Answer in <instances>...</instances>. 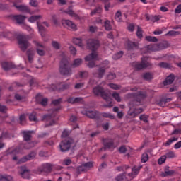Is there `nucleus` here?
I'll list each match as a JSON object with an SVG mask.
<instances>
[{"label":"nucleus","mask_w":181,"mask_h":181,"mask_svg":"<svg viewBox=\"0 0 181 181\" xmlns=\"http://www.w3.org/2000/svg\"><path fill=\"white\" fill-rule=\"evenodd\" d=\"M88 47L92 50V53L85 57L86 62H90L88 64V66L90 69H93V67H95V64L93 62H95L99 60L98 54L95 52L96 49L100 47V42L98 40L89 39L87 42Z\"/></svg>","instance_id":"1"},{"label":"nucleus","mask_w":181,"mask_h":181,"mask_svg":"<svg viewBox=\"0 0 181 181\" xmlns=\"http://www.w3.org/2000/svg\"><path fill=\"white\" fill-rule=\"evenodd\" d=\"M93 93L95 95H100V97L105 100L107 103V107H112V99L111 98V93H105L103 87L98 86L93 89Z\"/></svg>","instance_id":"2"},{"label":"nucleus","mask_w":181,"mask_h":181,"mask_svg":"<svg viewBox=\"0 0 181 181\" xmlns=\"http://www.w3.org/2000/svg\"><path fill=\"white\" fill-rule=\"evenodd\" d=\"M141 166L133 168L132 169L131 173H129L125 176H124V174L117 176L116 177V181L124 180V179H125L127 180H132V179H134V177H135V176H136V175H138L139 173V170L141 169Z\"/></svg>","instance_id":"3"},{"label":"nucleus","mask_w":181,"mask_h":181,"mask_svg":"<svg viewBox=\"0 0 181 181\" xmlns=\"http://www.w3.org/2000/svg\"><path fill=\"white\" fill-rule=\"evenodd\" d=\"M59 71L63 76H70L71 71L69 69V61L62 59L60 63Z\"/></svg>","instance_id":"4"},{"label":"nucleus","mask_w":181,"mask_h":181,"mask_svg":"<svg viewBox=\"0 0 181 181\" xmlns=\"http://www.w3.org/2000/svg\"><path fill=\"white\" fill-rule=\"evenodd\" d=\"M28 39H29V37L25 35L18 37V45L20 49H21L23 51L26 50V49H28V47L30 46Z\"/></svg>","instance_id":"5"},{"label":"nucleus","mask_w":181,"mask_h":181,"mask_svg":"<svg viewBox=\"0 0 181 181\" xmlns=\"http://www.w3.org/2000/svg\"><path fill=\"white\" fill-rule=\"evenodd\" d=\"M145 59L146 58L142 59L141 62H134L132 64L133 67H134L136 70H142L144 69H146V67L151 66V63L146 61Z\"/></svg>","instance_id":"6"},{"label":"nucleus","mask_w":181,"mask_h":181,"mask_svg":"<svg viewBox=\"0 0 181 181\" xmlns=\"http://www.w3.org/2000/svg\"><path fill=\"white\" fill-rule=\"evenodd\" d=\"M71 144H73V140L71 139H66V140L62 141L59 144L61 151L66 152V151H69L71 146Z\"/></svg>","instance_id":"7"},{"label":"nucleus","mask_w":181,"mask_h":181,"mask_svg":"<svg viewBox=\"0 0 181 181\" xmlns=\"http://www.w3.org/2000/svg\"><path fill=\"white\" fill-rule=\"evenodd\" d=\"M62 23L63 26L67 28L68 29H70L71 30H73L74 32H76V30H77V25H76V23L70 20H62Z\"/></svg>","instance_id":"8"},{"label":"nucleus","mask_w":181,"mask_h":181,"mask_svg":"<svg viewBox=\"0 0 181 181\" xmlns=\"http://www.w3.org/2000/svg\"><path fill=\"white\" fill-rule=\"evenodd\" d=\"M110 68V62L105 60L102 64V67L99 69L98 76L100 78L104 76L105 69Z\"/></svg>","instance_id":"9"},{"label":"nucleus","mask_w":181,"mask_h":181,"mask_svg":"<svg viewBox=\"0 0 181 181\" xmlns=\"http://www.w3.org/2000/svg\"><path fill=\"white\" fill-rule=\"evenodd\" d=\"M93 168V163L88 162L84 164H82L81 166L78 167L77 172L78 173H81V172H87L89 169Z\"/></svg>","instance_id":"10"},{"label":"nucleus","mask_w":181,"mask_h":181,"mask_svg":"<svg viewBox=\"0 0 181 181\" xmlns=\"http://www.w3.org/2000/svg\"><path fill=\"white\" fill-rule=\"evenodd\" d=\"M131 97H134L136 98V101L134 103H141V100H144L145 97H146V94L142 93L141 92H138L137 93H134L130 95Z\"/></svg>","instance_id":"11"},{"label":"nucleus","mask_w":181,"mask_h":181,"mask_svg":"<svg viewBox=\"0 0 181 181\" xmlns=\"http://www.w3.org/2000/svg\"><path fill=\"white\" fill-rule=\"evenodd\" d=\"M35 156H36V153L32 152L30 154L19 160L17 162V163H25V162H28V160H32V159H35Z\"/></svg>","instance_id":"12"},{"label":"nucleus","mask_w":181,"mask_h":181,"mask_svg":"<svg viewBox=\"0 0 181 181\" xmlns=\"http://www.w3.org/2000/svg\"><path fill=\"white\" fill-rule=\"evenodd\" d=\"M56 111H57V110H55L54 113L52 115H45L43 117V121H49L50 122L49 125H54V124H56V122H54V120H52V118H53V117H54V115H56Z\"/></svg>","instance_id":"13"},{"label":"nucleus","mask_w":181,"mask_h":181,"mask_svg":"<svg viewBox=\"0 0 181 181\" xmlns=\"http://www.w3.org/2000/svg\"><path fill=\"white\" fill-rule=\"evenodd\" d=\"M20 169L21 177H23V179H29L30 177L29 170L25 167H21Z\"/></svg>","instance_id":"14"},{"label":"nucleus","mask_w":181,"mask_h":181,"mask_svg":"<svg viewBox=\"0 0 181 181\" xmlns=\"http://www.w3.org/2000/svg\"><path fill=\"white\" fill-rule=\"evenodd\" d=\"M103 144L105 148L107 149H112V148H114V141H112V139H105L103 140Z\"/></svg>","instance_id":"15"},{"label":"nucleus","mask_w":181,"mask_h":181,"mask_svg":"<svg viewBox=\"0 0 181 181\" xmlns=\"http://www.w3.org/2000/svg\"><path fill=\"white\" fill-rule=\"evenodd\" d=\"M14 6L18 10L20 11V12H27L30 15L33 14V12H30V10H29V8H28V6H22V5L18 6L16 4H14Z\"/></svg>","instance_id":"16"},{"label":"nucleus","mask_w":181,"mask_h":181,"mask_svg":"<svg viewBox=\"0 0 181 181\" xmlns=\"http://www.w3.org/2000/svg\"><path fill=\"white\" fill-rule=\"evenodd\" d=\"M35 45L37 47V53L39 54V56H44L45 55V51L43 49H39L40 47H45L43 45H42L39 42H35Z\"/></svg>","instance_id":"17"},{"label":"nucleus","mask_w":181,"mask_h":181,"mask_svg":"<svg viewBox=\"0 0 181 181\" xmlns=\"http://www.w3.org/2000/svg\"><path fill=\"white\" fill-rule=\"evenodd\" d=\"M40 170V172H46L47 173L52 170V165L49 163L42 164Z\"/></svg>","instance_id":"18"},{"label":"nucleus","mask_w":181,"mask_h":181,"mask_svg":"<svg viewBox=\"0 0 181 181\" xmlns=\"http://www.w3.org/2000/svg\"><path fill=\"white\" fill-rule=\"evenodd\" d=\"M82 113L84 115H86L87 117H88L89 118H95V117H97V115H98V112H95V111H83L82 112Z\"/></svg>","instance_id":"19"},{"label":"nucleus","mask_w":181,"mask_h":181,"mask_svg":"<svg viewBox=\"0 0 181 181\" xmlns=\"http://www.w3.org/2000/svg\"><path fill=\"white\" fill-rule=\"evenodd\" d=\"M132 105L129 104V108H130V111H129V114L132 117H136V115H138V114H141V112H142L143 110L142 108H137L135 109L134 111L132 112H131V110H132Z\"/></svg>","instance_id":"20"},{"label":"nucleus","mask_w":181,"mask_h":181,"mask_svg":"<svg viewBox=\"0 0 181 181\" xmlns=\"http://www.w3.org/2000/svg\"><path fill=\"white\" fill-rule=\"evenodd\" d=\"M68 103L71 104H76V103H83V98H69L67 100Z\"/></svg>","instance_id":"21"},{"label":"nucleus","mask_w":181,"mask_h":181,"mask_svg":"<svg viewBox=\"0 0 181 181\" xmlns=\"http://www.w3.org/2000/svg\"><path fill=\"white\" fill-rule=\"evenodd\" d=\"M173 81H175V76L173 74H170L164 81V86H167V84H172Z\"/></svg>","instance_id":"22"},{"label":"nucleus","mask_w":181,"mask_h":181,"mask_svg":"<svg viewBox=\"0 0 181 181\" xmlns=\"http://www.w3.org/2000/svg\"><path fill=\"white\" fill-rule=\"evenodd\" d=\"M42 16L41 15H37V16H32L30 17L28 21L30 23H35L36 21H39V19H42Z\"/></svg>","instance_id":"23"},{"label":"nucleus","mask_w":181,"mask_h":181,"mask_svg":"<svg viewBox=\"0 0 181 181\" xmlns=\"http://www.w3.org/2000/svg\"><path fill=\"white\" fill-rule=\"evenodd\" d=\"M144 49H147L148 52H156L159 50V48H158V45H148L147 47H145Z\"/></svg>","instance_id":"24"},{"label":"nucleus","mask_w":181,"mask_h":181,"mask_svg":"<svg viewBox=\"0 0 181 181\" xmlns=\"http://www.w3.org/2000/svg\"><path fill=\"white\" fill-rule=\"evenodd\" d=\"M14 19L17 21L18 23H23V21L26 19V16L18 15L14 16Z\"/></svg>","instance_id":"25"},{"label":"nucleus","mask_w":181,"mask_h":181,"mask_svg":"<svg viewBox=\"0 0 181 181\" xmlns=\"http://www.w3.org/2000/svg\"><path fill=\"white\" fill-rule=\"evenodd\" d=\"M127 49H136V47H138V44H136L135 42H130L129 40H128L127 42Z\"/></svg>","instance_id":"26"},{"label":"nucleus","mask_w":181,"mask_h":181,"mask_svg":"<svg viewBox=\"0 0 181 181\" xmlns=\"http://www.w3.org/2000/svg\"><path fill=\"white\" fill-rule=\"evenodd\" d=\"M32 132H33L31 131V132H23V138L25 141H30V138L32 136Z\"/></svg>","instance_id":"27"},{"label":"nucleus","mask_w":181,"mask_h":181,"mask_svg":"<svg viewBox=\"0 0 181 181\" xmlns=\"http://www.w3.org/2000/svg\"><path fill=\"white\" fill-rule=\"evenodd\" d=\"M66 13L69 15V16H71V18H74V19H78V15L74 13V11L70 8H69V10L66 11Z\"/></svg>","instance_id":"28"},{"label":"nucleus","mask_w":181,"mask_h":181,"mask_svg":"<svg viewBox=\"0 0 181 181\" xmlns=\"http://www.w3.org/2000/svg\"><path fill=\"white\" fill-rule=\"evenodd\" d=\"M108 39H114L115 37H118V31L113 30L107 34Z\"/></svg>","instance_id":"29"},{"label":"nucleus","mask_w":181,"mask_h":181,"mask_svg":"<svg viewBox=\"0 0 181 181\" xmlns=\"http://www.w3.org/2000/svg\"><path fill=\"white\" fill-rule=\"evenodd\" d=\"M13 178L10 175H0V181H12Z\"/></svg>","instance_id":"30"},{"label":"nucleus","mask_w":181,"mask_h":181,"mask_svg":"<svg viewBox=\"0 0 181 181\" xmlns=\"http://www.w3.org/2000/svg\"><path fill=\"white\" fill-rule=\"evenodd\" d=\"M73 42L74 45L78 46L79 47H83L84 46V44H83V41H81V39L80 38H74Z\"/></svg>","instance_id":"31"},{"label":"nucleus","mask_w":181,"mask_h":181,"mask_svg":"<svg viewBox=\"0 0 181 181\" xmlns=\"http://www.w3.org/2000/svg\"><path fill=\"white\" fill-rule=\"evenodd\" d=\"M83 63V59L78 58L74 61L72 67H78Z\"/></svg>","instance_id":"32"},{"label":"nucleus","mask_w":181,"mask_h":181,"mask_svg":"<svg viewBox=\"0 0 181 181\" xmlns=\"http://www.w3.org/2000/svg\"><path fill=\"white\" fill-rule=\"evenodd\" d=\"M179 139L177 137H172L169 140L167 141L166 143H165V146H169V145H172L173 142H176Z\"/></svg>","instance_id":"33"},{"label":"nucleus","mask_w":181,"mask_h":181,"mask_svg":"<svg viewBox=\"0 0 181 181\" xmlns=\"http://www.w3.org/2000/svg\"><path fill=\"white\" fill-rule=\"evenodd\" d=\"M165 156L167 159H173V158H176V154L174 153V151H168L165 154Z\"/></svg>","instance_id":"34"},{"label":"nucleus","mask_w":181,"mask_h":181,"mask_svg":"<svg viewBox=\"0 0 181 181\" xmlns=\"http://www.w3.org/2000/svg\"><path fill=\"white\" fill-rule=\"evenodd\" d=\"M37 25L39 33H40L42 37H45V33H45V27H42L38 23H37Z\"/></svg>","instance_id":"35"},{"label":"nucleus","mask_w":181,"mask_h":181,"mask_svg":"<svg viewBox=\"0 0 181 181\" xmlns=\"http://www.w3.org/2000/svg\"><path fill=\"white\" fill-rule=\"evenodd\" d=\"M123 55H124V52H122V51H120L113 55V59L118 60L121 59V57H122Z\"/></svg>","instance_id":"36"},{"label":"nucleus","mask_w":181,"mask_h":181,"mask_svg":"<svg viewBox=\"0 0 181 181\" xmlns=\"http://www.w3.org/2000/svg\"><path fill=\"white\" fill-rule=\"evenodd\" d=\"M160 67L163 69H172V65L170 64H168L166 62H161L159 64Z\"/></svg>","instance_id":"37"},{"label":"nucleus","mask_w":181,"mask_h":181,"mask_svg":"<svg viewBox=\"0 0 181 181\" xmlns=\"http://www.w3.org/2000/svg\"><path fill=\"white\" fill-rule=\"evenodd\" d=\"M148 160H149V156L148 155V153H143L141 156V162L143 163H145L148 162Z\"/></svg>","instance_id":"38"},{"label":"nucleus","mask_w":181,"mask_h":181,"mask_svg":"<svg viewBox=\"0 0 181 181\" xmlns=\"http://www.w3.org/2000/svg\"><path fill=\"white\" fill-rule=\"evenodd\" d=\"M172 99L170 98H168V99H163L161 100L159 103L158 105L160 107H165V105H166V103H169Z\"/></svg>","instance_id":"39"},{"label":"nucleus","mask_w":181,"mask_h":181,"mask_svg":"<svg viewBox=\"0 0 181 181\" xmlns=\"http://www.w3.org/2000/svg\"><path fill=\"white\" fill-rule=\"evenodd\" d=\"M27 54H28L29 62H32V60L33 59V56L35 54V51L28 50V52H27Z\"/></svg>","instance_id":"40"},{"label":"nucleus","mask_w":181,"mask_h":181,"mask_svg":"<svg viewBox=\"0 0 181 181\" xmlns=\"http://www.w3.org/2000/svg\"><path fill=\"white\" fill-rule=\"evenodd\" d=\"M30 121H33V122H37V118H36V113L33 112L29 116Z\"/></svg>","instance_id":"41"},{"label":"nucleus","mask_w":181,"mask_h":181,"mask_svg":"<svg viewBox=\"0 0 181 181\" xmlns=\"http://www.w3.org/2000/svg\"><path fill=\"white\" fill-rule=\"evenodd\" d=\"M71 164V159L70 158H65L62 160V165H64L65 166H69V165Z\"/></svg>","instance_id":"42"},{"label":"nucleus","mask_w":181,"mask_h":181,"mask_svg":"<svg viewBox=\"0 0 181 181\" xmlns=\"http://www.w3.org/2000/svg\"><path fill=\"white\" fill-rule=\"evenodd\" d=\"M121 13L117 11L115 16V19L117 22H122V18H121Z\"/></svg>","instance_id":"43"},{"label":"nucleus","mask_w":181,"mask_h":181,"mask_svg":"<svg viewBox=\"0 0 181 181\" xmlns=\"http://www.w3.org/2000/svg\"><path fill=\"white\" fill-rule=\"evenodd\" d=\"M105 30H111L112 29V26H111V24L110 23V21L107 20L105 22Z\"/></svg>","instance_id":"44"},{"label":"nucleus","mask_w":181,"mask_h":181,"mask_svg":"<svg viewBox=\"0 0 181 181\" xmlns=\"http://www.w3.org/2000/svg\"><path fill=\"white\" fill-rule=\"evenodd\" d=\"M112 97L113 98H115V100L116 101H117V103H121V97L119 96V94L115 92L112 93Z\"/></svg>","instance_id":"45"},{"label":"nucleus","mask_w":181,"mask_h":181,"mask_svg":"<svg viewBox=\"0 0 181 181\" xmlns=\"http://www.w3.org/2000/svg\"><path fill=\"white\" fill-rule=\"evenodd\" d=\"M177 35H180L178 31L171 30L167 33L166 36H176Z\"/></svg>","instance_id":"46"},{"label":"nucleus","mask_w":181,"mask_h":181,"mask_svg":"<svg viewBox=\"0 0 181 181\" xmlns=\"http://www.w3.org/2000/svg\"><path fill=\"white\" fill-rule=\"evenodd\" d=\"M136 36L139 39H142V29L137 26Z\"/></svg>","instance_id":"47"},{"label":"nucleus","mask_w":181,"mask_h":181,"mask_svg":"<svg viewBox=\"0 0 181 181\" xmlns=\"http://www.w3.org/2000/svg\"><path fill=\"white\" fill-rule=\"evenodd\" d=\"M167 158H166V156L164 155V156H162L158 160V164L159 165H162V163H165V160H166Z\"/></svg>","instance_id":"48"},{"label":"nucleus","mask_w":181,"mask_h":181,"mask_svg":"<svg viewBox=\"0 0 181 181\" xmlns=\"http://www.w3.org/2000/svg\"><path fill=\"white\" fill-rule=\"evenodd\" d=\"M143 78L144 80H151L152 78V74L151 73H146L143 75Z\"/></svg>","instance_id":"49"},{"label":"nucleus","mask_w":181,"mask_h":181,"mask_svg":"<svg viewBox=\"0 0 181 181\" xmlns=\"http://www.w3.org/2000/svg\"><path fill=\"white\" fill-rule=\"evenodd\" d=\"M2 68L4 70H9L11 69V64L8 62H3L2 63Z\"/></svg>","instance_id":"50"},{"label":"nucleus","mask_w":181,"mask_h":181,"mask_svg":"<svg viewBox=\"0 0 181 181\" xmlns=\"http://www.w3.org/2000/svg\"><path fill=\"white\" fill-rule=\"evenodd\" d=\"M109 87L111 88L112 90H119L120 86L119 85L115 83H109Z\"/></svg>","instance_id":"51"},{"label":"nucleus","mask_w":181,"mask_h":181,"mask_svg":"<svg viewBox=\"0 0 181 181\" xmlns=\"http://www.w3.org/2000/svg\"><path fill=\"white\" fill-rule=\"evenodd\" d=\"M69 51L71 52V54H72L73 56H76V54H77V50L73 46L69 47Z\"/></svg>","instance_id":"52"},{"label":"nucleus","mask_w":181,"mask_h":181,"mask_svg":"<svg viewBox=\"0 0 181 181\" xmlns=\"http://www.w3.org/2000/svg\"><path fill=\"white\" fill-rule=\"evenodd\" d=\"M18 149H16V150H12V149H9L8 151H7V155H11V156H13V155H16V153H18Z\"/></svg>","instance_id":"53"},{"label":"nucleus","mask_w":181,"mask_h":181,"mask_svg":"<svg viewBox=\"0 0 181 181\" xmlns=\"http://www.w3.org/2000/svg\"><path fill=\"white\" fill-rule=\"evenodd\" d=\"M146 40L148 42H156L158 40L156 37L147 36L146 37Z\"/></svg>","instance_id":"54"},{"label":"nucleus","mask_w":181,"mask_h":181,"mask_svg":"<svg viewBox=\"0 0 181 181\" xmlns=\"http://www.w3.org/2000/svg\"><path fill=\"white\" fill-rule=\"evenodd\" d=\"M174 172L173 170L170 171H165V173H163L161 175L163 177H165L166 176H170V175H173Z\"/></svg>","instance_id":"55"},{"label":"nucleus","mask_w":181,"mask_h":181,"mask_svg":"<svg viewBox=\"0 0 181 181\" xmlns=\"http://www.w3.org/2000/svg\"><path fill=\"white\" fill-rule=\"evenodd\" d=\"M103 117L105 118H110L111 119H114V116L110 113H103L102 114Z\"/></svg>","instance_id":"56"},{"label":"nucleus","mask_w":181,"mask_h":181,"mask_svg":"<svg viewBox=\"0 0 181 181\" xmlns=\"http://www.w3.org/2000/svg\"><path fill=\"white\" fill-rule=\"evenodd\" d=\"M88 72L87 71H82L80 72L79 74V77H81V78H84L85 77H88Z\"/></svg>","instance_id":"57"},{"label":"nucleus","mask_w":181,"mask_h":181,"mask_svg":"<svg viewBox=\"0 0 181 181\" xmlns=\"http://www.w3.org/2000/svg\"><path fill=\"white\" fill-rule=\"evenodd\" d=\"M52 45L54 49H60V44L56 41H53Z\"/></svg>","instance_id":"58"},{"label":"nucleus","mask_w":181,"mask_h":181,"mask_svg":"<svg viewBox=\"0 0 181 181\" xmlns=\"http://www.w3.org/2000/svg\"><path fill=\"white\" fill-rule=\"evenodd\" d=\"M15 98H16V100H18V101H25V97L21 96L18 94H16L15 95Z\"/></svg>","instance_id":"59"},{"label":"nucleus","mask_w":181,"mask_h":181,"mask_svg":"<svg viewBox=\"0 0 181 181\" xmlns=\"http://www.w3.org/2000/svg\"><path fill=\"white\" fill-rule=\"evenodd\" d=\"M47 101H48L47 98H42L40 102L41 105H43V107H45V105H47Z\"/></svg>","instance_id":"60"},{"label":"nucleus","mask_w":181,"mask_h":181,"mask_svg":"<svg viewBox=\"0 0 181 181\" xmlns=\"http://www.w3.org/2000/svg\"><path fill=\"white\" fill-rule=\"evenodd\" d=\"M8 109L5 105H0V112H6Z\"/></svg>","instance_id":"61"},{"label":"nucleus","mask_w":181,"mask_h":181,"mask_svg":"<svg viewBox=\"0 0 181 181\" xmlns=\"http://www.w3.org/2000/svg\"><path fill=\"white\" fill-rule=\"evenodd\" d=\"M25 119H26V116L25 115H21L20 116V122L21 124H23V122H25Z\"/></svg>","instance_id":"62"},{"label":"nucleus","mask_w":181,"mask_h":181,"mask_svg":"<svg viewBox=\"0 0 181 181\" xmlns=\"http://www.w3.org/2000/svg\"><path fill=\"white\" fill-rule=\"evenodd\" d=\"M116 76L115 74L114 73H110L108 76H107V78L108 80H114V78H115Z\"/></svg>","instance_id":"63"},{"label":"nucleus","mask_w":181,"mask_h":181,"mask_svg":"<svg viewBox=\"0 0 181 181\" xmlns=\"http://www.w3.org/2000/svg\"><path fill=\"white\" fill-rule=\"evenodd\" d=\"M174 148H175V149H180V148H181V141L177 142V143L174 145Z\"/></svg>","instance_id":"64"}]
</instances>
